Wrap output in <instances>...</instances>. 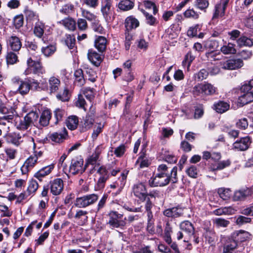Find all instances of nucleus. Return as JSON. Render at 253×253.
<instances>
[{
    "label": "nucleus",
    "instance_id": "52",
    "mask_svg": "<svg viewBox=\"0 0 253 253\" xmlns=\"http://www.w3.org/2000/svg\"><path fill=\"white\" fill-rule=\"evenodd\" d=\"M56 47L53 45H49L45 47H42V52L45 56H50L54 53Z\"/></svg>",
    "mask_w": 253,
    "mask_h": 253
},
{
    "label": "nucleus",
    "instance_id": "27",
    "mask_svg": "<svg viewBox=\"0 0 253 253\" xmlns=\"http://www.w3.org/2000/svg\"><path fill=\"white\" fill-rule=\"evenodd\" d=\"M0 113L5 115H12L13 118L15 115H17L14 108L1 102H0Z\"/></svg>",
    "mask_w": 253,
    "mask_h": 253
},
{
    "label": "nucleus",
    "instance_id": "5",
    "mask_svg": "<svg viewBox=\"0 0 253 253\" xmlns=\"http://www.w3.org/2000/svg\"><path fill=\"white\" fill-rule=\"evenodd\" d=\"M101 12L105 20L110 23L115 19L112 0H102Z\"/></svg>",
    "mask_w": 253,
    "mask_h": 253
},
{
    "label": "nucleus",
    "instance_id": "7",
    "mask_svg": "<svg viewBox=\"0 0 253 253\" xmlns=\"http://www.w3.org/2000/svg\"><path fill=\"white\" fill-rule=\"evenodd\" d=\"M123 215V214L116 211H110L108 214L109 219L108 224L112 228L123 229L126 225V218L122 219Z\"/></svg>",
    "mask_w": 253,
    "mask_h": 253
},
{
    "label": "nucleus",
    "instance_id": "20",
    "mask_svg": "<svg viewBox=\"0 0 253 253\" xmlns=\"http://www.w3.org/2000/svg\"><path fill=\"white\" fill-rule=\"evenodd\" d=\"M94 122L93 117L90 115H87L81 122L80 125L81 131L84 132L90 129L92 126Z\"/></svg>",
    "mask_w": 253,
    "mask_h": 253
},
{
    "label": "nucleus",
    "instance_id": "22",
    "mask_svg": "<svg viewBox=\"0 0 253 253\" xmlns=\"http://www.w3.org/2000/svg\"><path fill=\"white\" fill-rule=\"evenodd\" d=\"M89 60L95 66H98L102 61L101 55L92 49L89 50L87 54Z\"/></svg>",
    "mask_w": 253,
    "mask_h": 253
},
{
    "label": "nucleus",
    "instance_id": "61",
    "mask_svg": "<svg viewBox=\"0 0 253 253\" xmlns=\"http://www.w3.org/2000/svg\"><path fill=\"white\" fill-rule=\"evenodd\" d=\"M65 111L61 109L58 108L54 111V115L56 119L55 124H57L58 122L61 121L64 116Z\"/></svg>",
    "mask_w": 253,
    "mask_h": 253
},
{
    "label": "nucleus",
    "instance_id": "11",
    "mask_svg": "<svg viewBox=\"0 0 253 253\" xmlns=\"http://www.w3.org/2000/svg\"><path fill=\"white\" fill-rule=\"evenodd\" d=\"M170 181V175L164 174H156L155 176L151 177L148 181L151 187L164 186L168 185Z\"/></svg>",
    "mask_w": 253,
    "mask_h": 253
},
{
    "label": "nucleus",
    "instance_id": "38",
    "mask_svg": "<svg viewBox=\"0 0 253 253\" xmlns=\"http://www.w3.org/2000/svg\"><path fill=\"white\" fill-rule=\"evenodd\" d=\"M229 104L224 101H219L214 104V109L219 113H223L229 109Z\"/></svg>",
    "mask_w": 253,
    "mask_h": 253
},
{
    "label": "nucleus",
    "instance_id": "3",
    "mask_svg": "<svg viewBox=\"0 0 253 253\" xmlns=\"http://www.w3.org/2000/svg\"><path fill=\"white\" fill-rule=\"evenodd\" d=\"M27 65L28 67L24 73L25 75L33 73L38 76H41L45 73V70L40 59L35 61L31 57H29L27 60Z\"/></svg>",
    "mask_w": 253,
    "mask_h": 253
},
{
    "label": "nucleus",
    "instance_id": "29",
    "mask_svg": "<svg viewBox=\"0 0 253 253\" xmlns=\"http://www.w3.org/2000/svg\"><path fill=\"white\" fill-rule=\"evenodd\" d=\"M67 127L71 130H75L79 125V119L76 116H69L66 122Z\"/></svg>",
    "mask_w": 253,
    "mask_h": 253
},
{
    "label": "nucleus",
    "instance_id": "15",
    "mask_svg": "<svg viewBox=\"0 0 253 253\" xmlns=\"http://www.w3.org/2000/svg\"><path fill=\"white\" fill-rule=\"evenodd\" d=\"M244 65L243 62L241 59H230L222 64V68L227 70H236L241 68Z\"/></svg>",
    "mask_w": 253,
    "mask_h": 253
},
{
    "label": "nucleus",
    "instance_id": "50",
    "mask_svg": "<svg viewBox=\"0 0 253 253\" xmlns=\"http://www.w3.org/2000/svg\"><path fill=\"white\" fill-rule=\"evenodd\" d=\"M39 184L36 180L32 179L30 181L27 188V191L29 193V195L34 193L37 190Z\"/></svg>",
    "mask_w": 253,
    "mask_h": 253
},
{
    "label": "nucleus",
    "instance_id": "28",
    "mask_svg": "<svg viewBox=\"0 0 253 253\" xmlns=\"http://www.w3.org/2000/svg\"><path fill=\"white\" fill-rule=\"evenodd\" d=\"M134 6V2L130 0H122L118 4V8L124 11H128L132 9Z\"/></svg>",
    "mask_w": 253,
    "mask_h": 253
},
{
    "label": "nucleus",
    "instance_id": "51",
    "mask_svg": "<svg viewBox=\"0 0 253 253\" xmlns=\"http://www.w3.org/2000/svg\"><path fill=\"white\" fill-rule=\"evenodd\" d=\"M231 208L230 207L220 208L213 211V213L216 215H222L225 214H229L231 211Z\"/></svg>",
    "mask_w": 253,
    "mask_h": 253
},
{
    "label": "nucleus",
    "instance_id": "36",
    "mask_svg": "<svg viewBox=\"0 0 253 253\" xmlns=\"http://www.w3.org/2000/svg\"><path fill=\"white\" fill-rule=\"evenodd\" d=\"M59 23L69 30L74 31L76 29V22L71 18H65Z\"/></svg>",
    "mask_w": 253,
    "mask_h": 253
},
{
    "label": "nucleus",
    "instance_id": "34",
    "mask_svg": "<svg viewBox=\"0 0 253 253\" xmlns=\"http://www.w3.org/2000/svg\"><path fill=\"white\" fill-rule=\"evenodd\" d=\"M16 52L13 51H7L5 56L7 65H13L18 62V58Z\"/></svg>",
    "mask_w": 253,
    "mask_h": 253
},
{
    "label": "nucleus",
    "instance_id": "2",
    "mask_svg": "<svg viewBox=\"0 0 253 253\" xmlns=\"http://www.w3.org/2000/svg\"><path fill=\"white\" fill-rule=\"evenodd\" d=\"M181 231L176 233L178 240L184 239V241L188 242L195 233V228L191 222L188 220L184 221L180 224Z\"/></svg>",
    "mask_w": 253,
    "mask_h": 253
},
{
    "label": "nucleus",
    "instance_id": "17",
    "mask_svg": "<svg viewBox=\"0 0 253 253\" xmlns=\"http://www.w3.org/2000/svg\"><path fill=\"white\" fill-rule=\"evenodd\" d=\"M38 155L34 154L30 156L25 162L21 168V170L23 174H26L28 171L32 169L37 163Z\"/></svg>",
    "mask_w": 253,
    "mask_h": 253
},
{
    "label": "nucleus",
    "instance_id": "13",
    "mask_svg": "<svg viewBox=\"0 0 253 253\" xmlns=\"http://www.w3.org/2000/svg\"><path fill=\"white\" fill-rule=\"evenodd\" d=\"M49 184L50 192L54 196L60 195L63 191L64 184L63 181L61 178L54 179L50 181Z\"/></svg>",
    "mask_w": 253,
    "mask_h": 253
},
{
    "label": "nucleus",
    "instance_id": "12",
    "mask_svg": "<svg viewBox=\"0 0 253 253\" xmlns=\"http://www.w3.org/2000/svg\"><path fill=\"white\" fill-rule=\"evenodd\" d=\"M84 160L81 157H75L71 160L70 172L74 175L82 173L85 168L83 167Z\"/></svg>",
    "mask_w": 253,
    "mask_h": 253
},
{
    "label": "nucleus",
    "instance_id": "16",
    "mask_svg": "<svg viewBox=\"0 0 253 253\" xmlns=\"http://www.w3.org/2000/svg\"><path fill=\"white\" fill-rule=\"evenodd\" d=\"M6 42L7 47L14 52H18L22 46L20 39L16 36H12L9 37L6 40Z\"/></svg>",
    "mask_w": 253,
    "mask_h": 253
},
{
    "label": "nucleus",
    "instance_id": "6",
    "mask_svg": "<svg viewBox=\"0 0 253 253\" xmlns=\"http://www.w3.org/2000/svg\"><path fill=\"white\" fill-rule=\"evenodd\" d=\"M98 197L97 194L93 193L77 198L74 206L78 208H85L95 203L98 200Z\"/></svg>",
    "mask_w": 253,
    "mask_h": 253
},
{
    "label": "nucleus",
    "instance_id": "49",
    "mask_svg": "<svg viewBox=\"0 0 253 253\" xmlns=\"http://www.w3.org/2000/svg\"><path fill=\"white\" fill-rule=\"evenodd\" d=\"M75 7L72 4L68 3L64 5L60 9V12L65 14H70L74 12Z\"/></svg>",
    "mask_w": 253,
    "mask_h": 253
},
{
    "label": "nucleus",
    "instance_id": "40",
    "mask_svg": "<svg viewBox=\"0 0 253 253\" xmlns=\"http://www.w3.org/2000/svg\"><path fill=\"white\" fill-rule=\"evenodd\" d=\"M50 119V113L49 111L45 110L42 113L41 116L39 123L42 126H47L49 124Z\"/></svg>",
    "mask_w": 253,
    "mask_h": 253
},
{
    "label": "nucleus",
    "instance_id": "43",
    "mask_svg": "<svg viewBox=\"0 0 253 253\" xmlns=\"http://www.w3.org/2000/svg\"><path fill=\"white\" fill-rule=\"evenodd\" d=\"M220 50L221 51L225 54H235L236 52L235 45L231 43H229L226 45L222 46Z\"/></svg>",
    "mask_w": 253,
    "mask_h": 253
},
{
    "label": "nucleus",
    "instance_id": "53",
    "mask_svg": "<svg viewBox=\"0 0 253 253\" xmlns=\"http://www.w3.org/2000/svg\"><path fill=\"white\" fill-rule=\"evenodd\" d=\"M194 58L195 57L192 55L191 52H188L185 55L184 60L182 62V66L184 67H187V68L188 69Z\"/></svg>",
    "mask_w": 253,
    "mask_h": 253
},
{
    "label": "nucleus",
    "instance_id": "18",
    "mask_svg": "<svg viewBox=\"0 0 253 253\" xmlns=\"http://www.w3.org/2000/svg\"><path fill=\"white\" fill-rule=\"evenodd\" d=\"M251 143V141L250 137H242L233 143V148L238 151H245L249 148Z\"/></svg>",
    "mask_w": 253,
    "mask_h": 253
},
{
    "label": "nucleus",
    "instance_id": "9",
    "mask_svg": "<svg viewBox=\"0 0 253 253\" xmlns=\"http://www.w3.org/2000/svg\"><path fill=\"white\" fill-rule=\"evenodd\" d=\"M241 94L239 97L238 103L244 106L253 101V90L249 85L244 84L241 88Z\"/></svg>",
    "mask_w": 253,
    "mask_h": 253
},
{
    "label": "nucleus",
    "instance_id": "32",
    "mask_svg": "<svg viewBox=\"0 0 253 253\" xmlns=\"http://www.w3.org/2000/svg\"><path fill=\"white\" fill-rule=\"evenodd\" d=\"M250 194L251 191L249 189L240 190L234 193L233 198L234 201H239L244 199Z\"/></svg>",
    "mask_w": 253,
    "mask_h": 253
},
{
    "label": "nucleus",
    "instance_id": "54",
    "mask_svg": "<svg viewBox=\"0 0 253 253\" xmlns=\"http://www.w3.org/2000/svg\"><path fill=\"white\" fill-rule=\"evenodd\" d=\"M138 163H140V168L148 167L150 164L149 160L145 157V155L144 154L141 155L137 160L136 164Z\"/></svg>",
    "mask_w": 253,
    "mask_h": 253
},
{
    "label": "nucleus",
    "instance_id": "21",
    "mask_svg": "<svg viewBox=\"0 0 253 253\" xmlns=\"http://www.w3.org/2000/svg\"><path fill=\"white\" fill-rule=\"evenodd\" d=\"M237 241L231 235L227 240L224 246L223 253H233V251L237 248Z\"/></svg>",
    "mask_w": 253,
    "mask_h": 253
},
{
    "label": "nucleus",
    "instance_id": "63",
    "mask_svg": "<svg viewBox=\"0 0 253 253\" xmlns=\"http://www.w3.org/2000/svg\"><path fill=\"white\" fill-rule=\"evenodd\" d=\"M76 40L75 38L73 37L70 35L66 36V38L65 41V44L70 48L72 49L75 44Z\"/></svg>",
    "mask_w": 253,
    "mask_h": 253
},
{
    "label": "nucleus",
    "instance_id": "48",
    "mask_svg": "<svg viewBox=\"0 0 253 253\" xmlns=\"http://www.w3.org/2000/svg\"><path fill=\"white\" fill-rule=\"evenodd\" d=\"M206 238L209 244L211 245L215 243L217 237L215 233L211 230H207L206 233Z\"/></svg>",
    "mask_w": 253,
    "mask_h": 253
},
{
    "label": "nucleus",
    "instance_id": "60",
    "mask_svg": "<svg viewBox=\"0 0 253 253\" xmlns=\"http://www.w3.org/2000/svg\"><path fill=\"white\" fill-rule=\"evenodd\" d=\"M16 126L17 128L20 130H26L30 126L25 117L20 120L19 123H16Z\"/></svg>",
    "mask_w": 253,
    "mask_h": 253
},
{
    "label": "nucleus",
    "instance_id": "42",
    "mask_svg": "<svg viewBox=\"0 0 253 253\" xmlns=\"http://www.w3.org/2000/svg\"><path fill=\"white\" fill-rule=\"evenodd\" d=\"M238 44L240 46H252L253 45V39L246 36H242L237 40Z\"/></svg>",
    "mask_w": 253,
    "mask_h": 253
},
{
    "label": "nucleus",
    "instance_id": "62",
    "mask_svg": "<svg viewBox=\"0 0 253 253\" xmlns=\"http://www.w3.org/2000/svg\"><path fill=\"white\" fill-rule=\"evenodd\" d=\"M206 55L208 58V60L210 61H215L220 59L219 52H218V53H217L216 52L212 51L211 52L206 53Z\"/></svg>",
    "mask_w": 253,
    "mask_h": 253
},
{
    "label": "nucleus",
    "instance_id": "24",
    "mask_svg": "<svg viewBox=\"0 0 253 253\" xmlns=\"http://www.w3.org/2000/svg\"><path fill=\"white\" fill-rule=\"evenodd\" d=\"M53 165H49L44 167L35 173L34 176L42 181L43 177L48 175L54 169Z\"/></svg>",
    "mask_w": 253,
    "mask_h": 253
},
{
    "label": "nucleus",
    "instance_id": "39",
    "mask_svg": "<svg viewBox=\"0 0 253 253\" xmlns=\"http://www.w3.org/2000/svg\"><path fill=\"white\" fill-rule=\"evenodd\" d=\"M25 118L30 126H31L33 125H36L37 124L39 115L36 112L31 111L25 116Z\"/></svg>",
    "mask_w": 253,
    "mask_h": 253
},
{
    "label": "nucleus",
    "instance_id": "35",
    "mask_svg": "<svg viewBox=\"0 0 253 253\" xmlns=\"http://www.w3.org/2000/svg\"><path fill=\"white\" fill-rule=\"evenodd\" d=\"M103 149L102 145L97 146L94 153L88 159L87 163L91 165H94L96 163L99 158V155Z\"/></svg>",
    "mask_w": 253,
    "mask_h": 253
},
{
    "label": "nucleus",
    "instance_id": "45",
    "mask_svg": "<svg viewBox=\"0 0 253 253\" xmlns=\"http://www.w3.org/2000/svg\"><path fill=\"white\" fill-rule=\"evenodd\" d=\"M145 200L146 203L145 204V209L147 213V216L148 218L153 219V215L152 211V209L154 207V205L149 198H146Z\"/></svg>",
    "mask_w": 253,
    "mask_h": 253
},
{
    "label": "nucleus",
    "instance_id": "64",
    "mask_svg": "<svg viewBox=\"0 0 253 253\" xmlns=\"http://www.w3.org/2000/svg\"><path fill=\"white\" fill-rule=\"evenodd\" d=\"M184 16L187 18L197 19L199 17V14L192 9H188L184 13Z\"/></svg>",
    "mask_w": 253,
    "mask_h": 253
},
{
    "label": "nucleus",
    "instance_id": "23",
    "mask_svg": "<svg viewBox=\"0 0 253 253\" xmlns=\"http://www.w3.org/2000/svg\"><path fill=\"white\" fill-rule=\"evenodd\" d=\"M125 26L127 31L136 29L139 26V21L133 16H129L125 20Z\"/></svg>",
    "mask_w": 253,
    "mask_h": 253
},
{
    "label": "nucleus",
    "instance_id": "44",
    "mask_svg": "<svg viewBox=\"0 0 253 253\" xmlns=\"http://www.w3.org/2000/svg\"><path fill=\"white\" fill-rule=\"evenodd\" d=\"M141 11L143 13L146 17V23L150 26H156L158 23L157 19L153 16L152 15L150 14L148 12H146L143 9H141Z\"/></svg>",
    "mask_w": 253,
    "mask_h": 253
},
{
    "label": "nucleus",
    "instance_id": "47",
    "mask_svg": "<svg viewBox=\"0 0 253 253\" xmlns=\"http://www.w3.org/2000/svg\"><path fill=\"white\" fill-rule=\"evenodd\" d=\"M218 193L223 200H227L231 196V191L229 188H220L218 190Z\"/></svg>",
    "mask_w": 253,
    "mask_h": 253
},
{
    "label": "nucleus",
    "instance_id": "10",
    "mask_svg": "<svg viewBox=\"0 0 253 253\" xmlns=\"http://www.w3.org/2000/svg\"><path fill=\"white\" fill-rule=\"evenodd\" d=\"M132 193L136 198L142 202L145 201L148 195L146 186L142 182H139L133 185Z\"/></svg>",
    "mask_w": 253,
    "mask_h": 253
},
{
    "label": "nucleus",
    "instance_id": "37",
    "mask_svg": "<svg viewBox=\"0 0 253 253\" xmlns=\"http://www.w3.org/2000/svg\"><path fill=\"white\" fill-rule=\"evenodd\" d=\"M44 28L45 25L43 23L41 22H36L34 28V35L36 37L41 38L43 35Z\"/></svg>",
    "mask_w": 253,
    "mask_h": 253
},
{
    "label": "nucleus",
    "instance_id": "8",
    "mask_svg": "<svg viewBox=\"0 0 253 253\" xmlns=\"http://www.w3.org/2000/svg\"><path fill=\"white\" fill-rule=\"evenodd\" d=\"M216 88L209 83L199 84L193 89V93L195 95L203 94L205 95H213L216 93Z\"/></svg>",
    "mask_w": 253,
    "mask_h": 253
},
{
    "label": "nucleus",
    "instance_id": "25",
    "mask_svg": "<svg viewBox=\"0 0 253 253\" xmlns=\"http://www.w3.org/2000/svg\"><path fill=\"white\" fill-rule=\"evenodd\" d=\"M182 213L183 209L178 207L167 209L164 211V214L169 217H177L181 216Z\"/></svg>",
    "mask_w": 253,
    "mask_h": 253
},
{
    "label": "nucleus",
    "instance_id": "57",
    "mask_svg": "<svg viewBox=\"0 0 253 253\" xmlns=\"http://www.w3.org/2000/svg\"><path fill=\"white\" fill-rule=\"evenodd\" d=\"M83 93L87 99L91 100L94 97L95 90L93 88L86 87L84 89Z\"/></svg>",
    "mask_w": 253,
    "mask_h": 253
},
{
    "label": "nucleus",
    "instance_id": "33",
    "mask_svg": "<svg viewBox=\"0 0 253 253\" xmlns=\"http://www.w3.org/2000/svg\"><path fill=\"white\" fill-rule=\"evenodd\" d=\"M232 237L237 241V242H242L247 240L250 235L248 232L244 231H236L232 234Z\"/></svg>",
    "mask_w": 253,
    "mask_h": 253
},
{
    "label": "nucleus",
    "instance_id": "19",
    "mask_svg": "<svg viewBox=\"0 0 253 253\" xmlns=\"http://www.w3.org/2000/svg\"><path fill=\"white\" fill-rule=\"evenodd\" d=\"M67 137V131L65 128H63V129L60 132H56L51 134L49 136L52 141L58 143L63 142Z\"/></svg>",
    "mask_w": 253,
    "mask_h": 253
},
{
    "label": "nucleus",
    "instance_id": "14",
    "mask_svg": "<svg viewBox=\"0 0 253 253\" xmlns=\"http://www.w3.org/2000/svg\"><path fill=\"white\" fill-rule=\"evenodd\" d=\"M97 173L100 174V177L97 183L96 188L98 190H100L104 187L105 183L109 178V175L108 171L103 166H101L98 169Z\"/></svg>",
    "mask_w": 253,
    "mask_h": 253
},
{
    "label": "nucleus",
    "instance_id": "56",
    "mask_svg": "<svg viewBox=\"0 0 253 253\" xmlns=\"http://www.w3.org/2000/svg\"><path fill=\"white\" fill-rule=\"evenodd\" d=\"M81 10L82 12V16L88 21H93L95 20L96 16L93 13L83 8H81Z\"/></svg>",
    "mask_w": 253,
    "mask_h": 253
},
{
    "label": "nucleus",
    "instance_id": "46",
    "mask_svg": "<svg viewBox=\"0 0 253 253\" xmlns=\"http://www.w3.org/2000/svg\"><path fill=\"white\" fill-rule=\"evenodd\" d=\"M213 222L217 228L226 227L230 223L229 220L222 218H216L213 220Z\"/></svg>",
    "mask_w": 253,
    "mask_h": 253
},
{
    "label": "nucleus",
    "instance_id": "26",
    "mask_svg": "<svg viewBox=\"0 0 253 253\" xmlns=\"http://www.w3.org/2000/svg\"><path fill=\"white\" fill-rule=\"evenodd\" d=\"M107 40L103 36H98L94 41V46L100 52H104L106 48Z\"/></svg>",
    "mask_w": 253,
    "mask_h": 253
},
{
    "label": "nucleus",
    "instance_id": "55",
    "mask_svg": "<svg viewBox=\"0 0 253 253\" xmlns=\"http://www.w3.org/2000/svg\"><path fill=\"white\" fill-rule=\"evenodd\" d=\"M198 170L195 166H191L186 170V173L190 177L196 178L198 175Z\"/></svg>",
    "mask_w": 253,
    "mask_h": 253
},
{
    "label": "nucleus",
    "instance_id": "58",
    "mask_svg": "<svg viewBox=\"0 0 253 253\" xmlns=\"http://www.w3.org/2000/svg\"><path fill=\"white\" fill-rule=\"evenodd\" d=\"M86 78L87 80L92 83L96 81L97 78L96 73L91 69H87L86 70Z\"/></svg>",
    "mask_w": 253,
    "mask_h": 253
},
{
    "label": "nucleus",
    "instance_id": "41",
    "mask_svg": "<svg viewBox=\"0 0 253 253\" xmlns=\"http://www.w3.org/2000/svg\"><path fill=\"white\" fill-rule=\"evenodd\" d=\"M26 19L29 22H33L38 20V16L31 9L26 8L24 10Z\"/></svg>",
    "mask_w": 253,
    "mask_h": 253
},
{
    "label": "nucleus",
    "instance_id": "1",
    "mask_svg": "<svg viewBox=\"0 0 253 253\" xmlns=\"http://www.w3.org/2000/svg\"><path fill=\"white\" fill-rule=\"evenodd\" d=\"M34 83L39 85L43 90L48 92L50 94L57 93L61 85L60 79L57 77L54 76L49 78L48 82L44 79L40 80L39 83H38L37 81Z\"/></svg>",
    "mask_w": 253,
    "mask_h": 253
},
{
    "label": "nucleus",
    "instance_id": "30",
    "mask_svg": "<svg viewBox=\"0 0 253 253\" xmlns=\"http://www.w3.org/2000/svg\"><path fill=\"white\" fill-rule=\"evenodd\" d=\"M75 84L78 86H82L85 84L83 71L82 69H78L74 73Z\"/></svg>",
    "mask_w": 253,
    "mask_h": 253
},
{
    "label": "nucleus",
    "instance_id": "31",
    "mask_svg": "<svg viewBox=\"0 0 253 253\" xmlns=\"http://www.w3.org/2000/svg\"><path fill=\"white\" fill-rule=\"evenodd\" d=\"M225 9L226 8L222 5L221 2L217 3L214 7L212 20L217 19L219 17H223L225 15Z\"/></svg>",
    "mask_w": 253,
    "mask_h": 253
},
{
    "label": "nucleus",
    "instance_id": "59",
    "mask_svg": "<svg viewBox=\"0 0 253 253\" xmlns=\"http://www.w3.org/2000/svg\"><path fill=\"white\" fill-rule=\"evenodd\" d=\"M126 173H122L121 174V177L119 178V181H118L119 182V189H118L117 192L115 194V195L119 194L122 190L123 188L126 184Z\"/></svg>",
    "mask_w": 253,
    "mask_h": 253
},
{
    "label": "nucleus",
    "instance_id": "4",
    "mask_svg": "<svg viewBox=\"0 0 253 253\" xmlns=\"http://www.w3.org/2000/svg\"><path fill=\"white\" fill-rule=\"evenodd\" d=\"M31 87L29 82L21 80L18 77H14L11 79V87L15 93L26 94L29 92Z\"/></svg>",
    "mask_w": 253,
    "mask_h": 253
}]
</instances>
